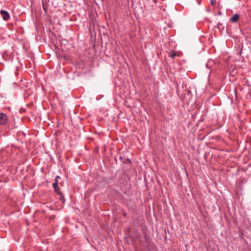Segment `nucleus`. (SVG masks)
<instances>
[{
	"instance_id": "obj_1",
	"label": "nucleus",
	"mask_w": 251,
	"mask_h": 251,
	"mask_svg": "<svg viewBox=\"0 0 251 251\" xmlns=\"http://www.w3.org/2000/svg\"><path fill=\"white\" fill-rule=\"evenodd\" d=\"M5 151L8 153V156L11 159H14L16 156L18 155L20 152V149L14 146L8 147L5 149Z\"/></svg>"
},
{
	"instance_id": "obj_2",
	"label": "nucleus",
	"mask_w": 251,
	"mask_h": 251,
	"mask_svg": "<svg viewBox=\"0 0 251 251\" xmlns=\"http://www.w3.org/2000/svg\"><path fill=\"white\" fill-rule=\"evenodd\" d=\"M52 186L54 189V191L56 193L57 195L60 197V200L62 201V202H64L65 201V199L62 192L60 191L58 184L56 185L55 183H53Z\"/></svg>"
},
{
	"instance_id": "obj_3",
	"label": "nucleus",
	"mask_w": 251,
	"mask_h": 251,
	"mask_svg": "<svg viewBox=\"0 0 251 251\" xmlns=\"http://www.w3.org/2000/svg\"><path fill=\"white\" fill-rule=\"evenodd\" d=\"M7 116L3 113H0V125H4L7 122Z\"/></svg>"
},
{
	"instance_id": "obj_4",
	"label": "nucleus",
	"mask_w": 251,
	"mask_h": 251,
	"mask_svg": "<svg viewBox=\"0 0 251 251\" xmlns=\"http://www.w3.org/2000/svg\"><path fill=\"white\" fill-rule=\"evenodd\" d=\"M1 15L2 16V19L4 21H8L10 19V15L7 11L1 10L0 11Z\"/></svg>"
},
{
	"instance_id": "obj_5",
	"label": "nucleus",
	"mask_w": 251,
	"mask_h": 251,
	"mask_svg": "<svg viewBox=\"0 0 251 251\" xmlns=\"http://www.w3.org/2000/svg\"><path fill=\"white\" fill-rule=\"evenodd\" d=\"M239 19V15L238 14H234L230 18V21L232 23H236Z\"/></svg>"
},
{
	"instance_id": "obj_6",
	"label": "nucleus",
	"mask_w": 251,
	"mask_h": 251,
	"mask_svg": "<svg viewBox=\"0 0 251 251\" xmlns=\"http://www.w3.org/2000/svg\"><path fill=\"white\" fill-rule=\"evenodd\" d=\"M176 55V52L175 51H172L171 52L170 54L169 55V56L171 58H174Z\"/></svg>"
},
{
	"instance_id": "obj_7",
	"label": "nucleus",
	"mask_w": 251,
	"mask_h": 251,
	"mask_svg": "<svg viewBox=\"0 0 251 251\" xmlns=\"http://www.w3.org/2000/svg\"><path fill=\"white\" fill-rule=\"evenodd\" d=\"M53 183H55L56 185H58V180H57L56 179H55L54 182H53Z\"/></svg>"
},
{
	"instance_id": "obj_8",
	"label": "nucleus",
	"mask_w": 251,
	"mask_h": 251,
	"mask_svg": "<svg viewBox=\"0 0 251 251\" xmlns=\"http://www.w3.org/2000/svg\"><path fill=\"white\" fill-rule=\"evenodd\" d=\"M60 178V177L59 176H57L55 177V179H56L57 180H58V178Z\"/></svg>"
},
{
	"instance_id": "obj_9",
	"label": "nucleus",
	"mask_w": 251,
	"mask_h": 251,
	"mask_svg": "<svg viewBox=\"0 0 251 251\" xmlns=\"http://www.w3.org/2000/svg\"><path fill=\"white\" fill-rule=\"evenodd\" d=\"M154 3H156L157 0H153Z\"/></svg>"
},
{
	"instance_id": "obj_10",
	"label": "nucleus",
	"mask_w": 251,
	"mask_h": 251,
	"mask_svg": "<svg viewBox=\"0 0 251 251\" xmlns=\"http://www.w3.org/2000/svg\"><path fill=\"white\" fill-rule=\"evenodd\" d=\"M206 67L207 68H209V66H208V64H206Z\"/></svg>"
}]
</instances>
